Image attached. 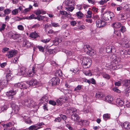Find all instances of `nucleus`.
I'll return each instance as SVG.
<instances>
[{"mask_svg": "<svg viewBox=\"0 0 130 130\" xmlns=\"http://www.w3.org/2000/svg\"><path fill=\"white\" fill-rule=\"evenodd\" d=\"M82 61V65L84 68L86 69L89 68L92 63V60L91 59L88 57H83L81 59Z\"/></svg>", "mask_w": 130, "mask_h": 130, "instance_id": "1", "label": "nucleus"}, {"mask_svg": "<svg viewBox=\"0 0 130 130\" xmlns=\"http://www.w3.org/2000/svg\"><path fill=\"white\" fill-rule=\"evenodd\" d=\"M63 5L67 9V11L72 12L74 9L72 6V3L71 0H66L63 2Z\"/></svg>", "mask_w": 130, "mask_h": 130, "instance_id": "2", "label": "nucleus"}, {"mask_svg": "<svg viewBox=\"0 0 130 130\" xmlns=\"http://www.w3.org/2000/svg\"><path fill=\"white\" fill-rule=\"evenodd\" d=\"M122 67V65L120 64L116 60L115 62H111L109 68L112 71L115 69H118Z\"/></svg>", "mask_w": 130, "mask_h": 130, "instance_id": "3", "label": "nucleus"}, {"mask_svg": "<svg viewBox=\"0 0 130 130\" xmlns=\"http://www.w3.org/2000/svg\"><path fill=\"white\" fill-rule=\"evenodd\" d=\"M33 101L29 99H27L24 100L22 102V104L24 106L30 107L32 105Z\"/></svg>", "mask_w": 130, "mask_h": 130, "instance_id": "4", "label": "nucleus"}, {"mask_svg": "<svg viewBox=\"0 0 130 130\" xmlns=\"http://www.w3.org/2000/svg\"><path fill=\"white\" fill-rule=\"evenodd\" d=\"M59 83V79L56 77L53 78L50 81V84L52 86H54L58 84Z\"/></svg>", "mask_w": 130, "mask_h": 130, "instance_id": "5", "label": "nucleus"}, {"mask_svg": "<svg viewBox=\"0 0 130 130\" xmlns=\"http://www.w3.org/2000/svg\"><path fill=\"white\" fill-rule=\"evenodd\" d=\"M129 41V39L126 36H125L124 38L122 39L121 44L126 47H128L129 46L128 43Z\"/></svg>", "mask_w": 130, "mask_h": 130, "instance_id": "6", "label": "nucleus"}, {"mask_svg": "<svg viewBox=\"0 0 130 130\" xmlns=\"http://www.w3.org/2000/svg\"><path fill=\"white\" fill-rule=\"evenodd\" d=\"M96 25L97 27L100 28L104 26L106 23L104 20L101 19H98L96 21Z\"/></svg>", "mask_w": 130, "mask_h": 130, "instance_id": "7", "label": "nucleus"}, {"mask_svg": "<svg viewBox=\"0 0 130 130\" xmlns=\"http://www.w3.org/2000/svg\"><path fill=\"white\" fill-rule=\"evenodd\" d=\"M17 51L16 50H12L7 52L6 56L9 58H11L17 54Z\"/></svg>", "mask_w": 130, "mask_h": 130, "instance_id": "8", "label": "nucleus"}, {"mask_svg": "<svg viewBox=\"0 0 130 130\" xmlns=\"http://www.w3.org/2000/svg\"><path fill=\"white\" fill-rule=\"evenodd\" d=\"M16 93V91L11 90L7 92L6 94L9 98H10L11 100H12L13 98V96L15 95Z\"/></svg>", "mask_w": 130, "mask_h": 130, "instance_id": "9", "label": "nucleus"}, {"mask_svg": "<svg viewBox=\"0 0 130 130\" xmlns=\"http://www.w3.org/2000/svg\"><path fill=\"white\" fill-rule=\"evenodd\" d=\"M107 53H114L116 52V50L114 46H107L106 48Z\"/></svg>", "mask_w": 130, "mask_h": 130, "instance_id": "10", "label": "nucleus"}, {"mask_svg": "<svg viewBox=\"0 0 130 130\" xmlns=\"http://www.w3.org/2000/svg\"><path fill=\"white\" fill-rule=\"evenodd\" d=\"M11 106L13 111L15 113H17L19 111L20 109L18 105H16L14 103L12 104Z\"/></svg>", "mask_w": 130, "mask_h": 130, "instance_id": "11", "label": "nucleus"}, {"mask_svg": "<svg viewBox=\"0 0 130 130\" xmlns=\"http://www.w3.org/2000/svg\"><path fill=\"white\" fill-rule=\"evenodd\" d=\"M71 119L74 121L79 120L80 119L79 116L76 113H73L71 116Z\"/></svg>", "mask_w": 130, "mask_h": 130, "instance_id": "12", "label": "nucleus"}, {"mask_svg": "<svg viewBox=\"0 0 130 130\" xmlns=\"http://www.w3.org/2000/svg\"><path fill=\"white\" fill-rule=\"evenodd\" d=\"M27 84H28L30 86H32L38 85L39 83V82L36 79H32L29 82H27Z\"/></svg>", "mask_w": 130, "mask_h": 130, "instance_id": "13", "label": "nucleus"}, {"mask_svg": "<svg viewBox=\"0 0 130 130\" xmlns=\"http://www.w3.org/2000/svg\"><path fill=\"white\" fill-rule=\"evenodd\" d=\"M62 51L65 52L66 54L68 57H69V58H71V57H72L74 56L73 53L71 52L70 51H69L66 50H62Z\"/></svg>", "mask_w": 130, "mask_h": 130, "instance_id": "14", "label": "nucleus"}, {"mask_svg": "<svg viewBox=\"0 0 130 130\" xmlns=\"http://www.w3.org/2000/svg\"><path fill=\"white\" fill-rule=\"evenodd\" d=\"M24 43V46L27 48H29L30 47H34V45L32 43L29 42L28 40H26Z\"/></svg>", "mask_w": 130, "mask_h": 130, "instance_id": "15", "label": "nucleus"}, {"mask_svg": "<svg viewBox=\"0 0 130 130\" xmlns=\"http://www.w3.org/2000/svg\"><path fill=\"white\" fill-rule=\"evenodd\" d=\"M34 13L37 15H40V14H43L46 13V12L42 10L38 9L34 12Z\"/></svg>", "mask_w": 130, "mask_h": 130, "instance_id": "16", "label": "nucleus"}, {"mask_svg": "<svg viewBox=\"0 0 130 130\" xmlns=\"http://www.w3.org/2000/svg\"><path fill=\"white\" fill-rule=\"evenodd\" d=\"M123 128L128 129H130V123L128 122H125L121 125Z\"/></svg>", "mask_w": 130, "mask_h": 130, "instance_id": "17", "label": "nucleus"}, {"mask_svg": "<svg viewBox=\"0 0 130 130\" xmlns=\"http://www.w3.org/2000/svg\"><path fill=\"white\" fill-rule=\"evenodd\" d=\"M48 101L47 97L44 95L41 97V98L39 100V102L40 104H41L45 102H47Z\"/></svg>", "mask_w": 130, "mask_h": 130, "instance_id": "18", "label": "nucleus"}, {"mask_svg": "<svg viewBox=\"0 0 130 130\" xmlns=\"http://www.w3.org/2000/svg\"><path fill=\"white\" fill-rule=\"evenodd\" d=\"M32 72L29 71L27 73V75L28 76L32 77L35 74L36 71L35 70V68L34 67H32Z\"/></svg>", "mask_w": 130, "mask_h": 130, "instance_id": "19", "label": "nucleus"}, {"mask_svg": "<svg viewBox=\"0 0 130 130\" xmlns=\"http://www.w3.org/2000/svg\"><path fill=\"white\" fill-rule=\"evenodd\" d=\"M102 18L104 20L106 21H108L109 20L110 17L107 11L104 13Z\"/></svg>", "mask_w": 130, "mask_h": 130, "instance_id": "20", "label": "nucleus"}, {"mask_svg": "<svg viewBox=\"0 0 130 130\" xmlns=\"http://www.w3.org/2000/svg\"><path fill=\"white\" fill-rule=\"evenodd\" d=\"M117 19L119 21L123 20L126 19V17L123 14H120L117 15Z\"/></svg>", "mask_w": 130, "mask_h": 130, "instance_id": "21", "label": "nucleus"}, {"mask_svg": "<svg viewBox=\"0 0 130 130\" xmlns=\"http://www.w3.org/2000/svg\"><path fill=\"white\" fill-rule=\"evenodd\" d=\"M116 102L118 105L120 106H122L124 103L123 101L120 98L117 99L116 100Z\"/></svg>", "mask_w": 130, "mask_h": 130, "instance_id": "22", "label": "nucleus"}, {"mask_svg": "<svg viewBox=\"0 0 130 130\" xmlns=\"http://www.w3.org/2000/svg\"><path fill=\"white\" fill-rule=\"evenodd\" d=\"M121 24L120 23L116 22L112 23V26L115 28H118L121 27Z\"/></svg>", "mask_w": 130, "mask_h": 130, "instance_id": "23", "label": "nucleus"}, {"mask_svg": "<svg viewBox=\"0 0 130 130\" xmlns=\"http://www.w3.org/2000/svg\"><path fill=\"white\" fill-rule=\"evenodd\" d=\"M18 87H19L21 89H26L27 88V87L25 86V85L23 83H19L17 84Z\"/></svg>", "mask_w": 130, "mask_h": 130, "instance_id": "24", "label": "nucleus"}, {"mask_svg": "<svg viewBox=\"0 0 130 130\" xmlns=\"http://www.w3.org/2000/svg\"><path fill=\"white\" fill-rule=\"evenodd\" d=\"M46 18L44 16L41 15H38L36 18H35V19H37L39 21L43 20L44 21H45V20L44 19Z\"/></svg>", "mask_w": 130, "mask_h": 130, "instance_id": "25", "label": "nucleus"}, {"mask_svg": "<svg viewBox=\"0 0 130 130\" xmlns=\"http://www.w3.org/2000/svg\"><path fill=\"white\" fill-rule=\"evenodd\" d=\"M7 73L6 76V77L7 78V80L8 79L10 78L11 75V71L9 70V69H7Z\"/></svg>", "mask_w": 130, "mask_h": 130, "instance_id": "26", "label": "nucleus"}, {"mask_svg": "<svg viewBox=\"0 0 130 130\" xmlns=\"http://www.w3.org/2000/svg\"><path fill=\"white\" fill-rule=\"evenodd\" d=\"M105 100L108 102L112 101L113 100V98L111 95H108L105 98Z\"/></svg>", "mask_w": 130, "mask_h": 130, "instance_id": "27", "label": "nucleus"}, {"mask_svg": "<svg viewBox=\"0 0 130 130\" xmlns=\"http://www.w3.org/2000/svg\"><path fill=\"white\" fill-rule=\"evenodd\" d=\"M55 75L57 77H61L62 76V73L60 70H57L55 73Z\"/></svg>", "mask_w": 130, "mask_h": 130, "instance_id": "28", "label": "nucleus"}, {"mask_svg": "<svg viewBox=\"0 0 130 130\" xmlns=\"http://www.w3.org/2000/svg\"><path fill=\"white\" fill-rule=\"evenodd\" d=\"M51 25L54 27H59L60 26V25L59 23L53 22H51Z\"/></svg>", "mask_w": 130, "mask_h": 130, "instance_id": "29", "label": "nucleus"}, {"mask_svg": "<svg viewBox=\"0 0 130 130\" xmlns=\"http://www.w3.org/2000/svg\"><path fill=\"white\" fill-rule=\"evenodd\" d=\"M84 49V51L88 54L89 50H91V48L89 45H86L85 46Z\"/></svg>", "mask_w": 130, "mask_h": 130, "instance_id": "30", "label": "nucleus"}, {"mask_svg": "<svg viewBox=\"0 0 130 130\" xmlns=\"http://www.w3.org/2000/svg\"><path fill=\"white\" fill-rule=\"evenodd\" d=\"M20 37V35L17 34H13L11 35V37L13 39L15 40L19 38Z\"/></svg>", "mask_w": 130, "mask_h": 130, "instance_id": "31", "label": "nucleus"}, {"mask_svg": "<svg viewBox=\"0 0 130 130\" xmlns=\"http://www.w3.org/2000/svg\"><path fill=\"white\" fill-rule=\"evenodd\" d=\"M8 107V106L7 105H4L2 106L1 107V111H0V113L1 111H3L6 110Z\"/></svg>", "mask_w": 130, "mask_h": 130, "instance_id": "32", "label": "nucleus"}, {"mask_svg": "<svg viewBox=\"0 0 130 130\" xmlns=\"http://www.w3.org/2000/svg\"><path fill=\"white\" fill-rule=\"evenodd\" d=\"M40 128V127H38L37 125H32L29 128V130H33L35 129V130H37Z\"/></svg>", "mask_w": 130, "mask_h": 130, "instance_id": "33", "label": "nucleus"}, {"mask_svg": "<svg viewBox=\"0 0 130 130\" xmlns=\"http://www.w3.org/2000/svg\"><path fill=\"white\" fill-rule=\"evenodd\" d=\"M113 36H117L118 37H117L118 39H119L120 38V34L119 31L115 30L114 32Z\"/></svg>", "mask_w": 130, "mask_h": 130, "instance_id": "34", "label": "nucleus"}, {"mask_svg": "<svg viewBox=\"0 0 130 130\" xmlns=\"http://www.w3.org/2000/svg\"><path fill=\"white\" fill-rule=\"evenodd\" d=\"M104 96V95L102 93L99 92L96 93L95 96L96 98H103Z\"/></svg>", "mask_w": 130, "mask_h": 130, "instance_id": "35", "label": "nucleus"}, {"mask_svg": "<svg viewBox=\"0 0 130 130\" xmlns=\"http://www.w3.org/2000/svg\"><path fill=\"white\" fill-rule=\"evenodd\" d=\"M30 36L32 38H36L39 36L37 33L36 32H34L30 34Z\"/></svg>", "mask_w": 130, "mask_h": 130, "instance_id": "36", "label": "nucleus"}, {"mask_svg": "<svg viewBox=\"0 0 130 130\" xmlns=\"http://www.w3.org/2000/svg\"><path fill=\"white\" fill-rule=\"evenodd\" d=\"M102 75L103 78L107 79H109L110 77V76L109 74L105 73H103Z\"/></svg>", "mask_w": 130, "mask_h": 130, "instance_id": "37", "label": "nucleus"}, {"mask_svg": "<svg viewBox=\"0 0 130 130\" xmlns=\"http://www.w3.org/2000/svg\"><path fill=\"white\" fill-rule=\"evenodd\" d=\"M76 15L78 18H81L83 16V14L80 11H79L76 13Z\"/></svg>", "mask_w": 130, "mask_h": 130, "instance_id": "38", "label": "nucleus"}, {"mask_svg": "<svg viewBox=\"0 0 130 130\" xmlns=\"http://www.w3.org/2000/svg\"><path fill=\"white\" fill-rule=\"evenodd\" d=\"M95 54L94 51L91 48V50H89L87 54L89 55L92 56L94 55Z\"/></svg>", "mask_w": 130, "mask_h": 130, "instance_id": "39", "label": "nucleus"}, {"mask_svg": "<svg viewBox=\"0 0 130 130\" xmlns=\"http://www.w3.org/2000/svg\"><path fill=\"white\" fill-rule=\"evenodd\" d=\"M87 14H86V17L87 18H91L92 16V12L90 10L87 11Z\"/></svg>", "mask_w": 130, "mask_h": 130, "instance_id": "40", "label": "nucleus"}, {"mask_svg": "<svg viewBox=\"0 0 130 130\" xmlns=\"http://www.w3.org/2000/svg\"><path fill=\"white\" fill-rule=\"evenodd\" d=\"M108 14L110 17V20H111L114 17L115 15L113 13L110 12V11H107Z\"/></svg>", "mask_w": 130, "mask_h": 130, "instance_id": "41", "label": "nucleus"}, {"mask_svg": "<svg viewBox=\"0 0 130 130\" xmlns=\"http://www.w3.org/2000/svg\"><path fill=\"white\" fill-rule=\"evenodd\" d=\"M130 7V5L128 4L125 5L123 7V9H124L127 11H129L130 10L129 7Z\"/></svg>", "mask_w": 130, "mask_h": 130, "instance_id": "42", "label": "nucleus"}, {"mask_svg": "<svg viewBox=\"0 0 130 130\" xmlns=\"http://www.w3.org/2000/svg\"><path fill=\"white\" fill-rule=\"evenodd\" d=\"M5 80L4 81V82H2L1 80H0V90H2L4 86L5 83Z\"/></svg>", "mask_w": 130, "mask_h": 130, "instance_id": "43", "label": "nucleus"}, {"mask_svg": "<svg viewBox=\"0 0 130 130\" xmlns=\"http://www.w3.org/2000/svg\"><path fill=\"white\" fill-rule=\"evenodd\" d=\"M32 8V6L31 5H29V7L28 8L25 9L23 11V13H25L27 12L30 11L31 9Z\"/></svg>", "mask_w": 130, "mask_h": 130, "instance_id": "44", "label": "nucleus"}, {"mask_svg": "<svg viewBox=\"0 0 130 130\" xmlns=\"http://www.w3.org/2000/svg\"><path fill=\"white\" fill-rule=\"evenodd\" d=\"M11 10L9 9H7L4 10V12L5 13V15H7L10 13Z\"/></svg>", "mask_w": 130, "mask_h": 130, "instance_id": "45", "label": "nucleus"}, {"mask_svg": "<svg viewBox=\"0 0 130 130\" xmlns=\"http://www.w3.org/2000/svg\"><path fill=\"white\" fill-rule=\"evenodd\" d=\"M82 88V86L81 85H78L74 89V91L78 92L79 90H80Z\"/></svg>", "mask_w": 130, "mask_h": 130, "instance_id": "46", "label": "nucleus"}, {"mask_svg": "<svg viewBox=\"0 0 130 130\" xmlns=\"http://www.w3.org/2000/svg\"><path fill=\"white\" fill-rule=\"evenodd\" d=\"M69 109L70 110V112H71V111L73 113H74L76 112L77 111L76 109L75 108L70 107V108Z\"/></svg>", "mask_w": 130, "mask_h": 130, "instance_id": "47", "label": "nucleus"}, {"mask_svg": "<svg viewBox=\"0 0 130 130\" xmlns=\"http://www.w3.org/2000/svg\"><path fill=\"white\" fill-rule=\"evenodd\" d=\"M92 10L95 13H97L98 12V8L94 7H92L91 8Z\"/></svg>", "mask_w": 130, "mask_h": 130, "instance_id": "48", "label": "nucleus"}, {"mask_svg": "<svg viewBox=\"0 0 130 130\" xmlns=\"http://www.w3.org/2000/svg\"><path fill=\"white\" fill-rule=\"evenodd\" d=\"M49 103L50 104L52 105L53 106H55L56 105V102L53 100H50L49 101Z\"/></svg>", "mask_w": 130, "mask_h": 130, "instance_id": "49", "label": "nucleus"}, {"mask_svg": "<svg viewBox=\"0 0 130 130\" xmlns=\"http://www.w3.org/2000/svg\"><path fill=\"white\" fill-rule=\"evenodd\" d=\"M18 12V9H17L13 10L12 11V14L16 15L17 14Z\"/></svg>", "mask_w": 130, "mask_h": 130, "instance_id": "50", "label": "nucleus"}, {"mask_svg": "<svg viewBox=\"0 0 130 130\" xmlns=\"http://www.w3.org/2000/svg\"><path fill=\"white\" fill-rule=\"evenodd\" d=\"M20 72L21 73V74L23 75L24 74L25 72V69L24 68H21L20 69Z\"/></svg>", "mask_w": 130, "mask_h": 130, "instance_id": "51", "label": "nucleus"}, {"mask_svg": "<svg viewBox=\"0 0 130 130\" xmlns=\"http://www.w3.org/2000/svg\"><path fill=\"white\" fill-rule=\"evenodd\" d=\"M17 28L18 29L21 31H23L24 29V27L22 25H18V26Z\"/></svg>", "mask_w": 130, "mask_h": 130, "instance_id": "52", "label": "nucleus"}, {"mask_svg": "<svg viewBox=\"0 0 130 130\" xmlns=\"http://www.w3.org/2000/svg\"><path fill=\"white\" fill-rule=\"evenodd\" d=\"M126 89L125 91V93H127L128 92H130V87L129 86H126Z\"/></svg>", "mask_w": 130, "mask_h": 130, "instance_id": "53", "label": "nucleus"}, {"mask_svg": "<svg viewBox=\"0 0 130 130\" xmlns=\"http://www.w3.org/2000/svg\"><path fill=\"white\" fill-rule=\"evenodd\" d=\"M121 28L120 29V31L122 32H124L126 30V29L124 26H121Z\"/></svg>", "mask_w": 130, "mask_h": 130, "instance_id": "54", "label": "nucleus"}, {"mask_svg": "<svg viewBox=\"0 0 130 130\" xmlns=\"http://www.w3.org/2000/svg\"><path fill=\"white\" fill-rule=\"evenodd\" d=\"M40 24L38 23H37L32 26V28L36 29L40 27Z\"/></svg>", "mask_w": 130, "mask_h": 130, "instance_id": "55", "label": "nucleus"}, {"mask_svg": "<svg viewBox=\"0 0 130 130\" xmlns=\"http://www.w3.org/2000/svg\"><path fill=\"white\" fill-rule=\"evenodd\" d=\"M35 15L34 14H32L28 18L27 17L26 18V19H35V18H36V17H35Z\"/></svg>", "mask_w": 130, "mask_h": 130, "instance_id": "56", "label": "nucleus"}, {"mask_svg": "<svg viewBox=\"0 0 130 130\" xmlns=\"http://www.w3.org/2000/svg\"><path fill=\"white\" fill-rule=\"evenodd\" d=\"M6 26L5 24H3L1 26V27L0 28V31H2L4 30Z\"/></svg>", "mask_w": 130, "mask_h": 130, "instance_id": "57", "label": "nucleus"}, {"mask_svg": "<svg viewBox=\"0 0 130 130\" xmlns=\"http://www.w3.org/2000/svg\"><path fill=\"white\" fill-rule=\"evenodd\" d=\"M37 48L39 49L40 51L43 52L44 49L43 47L41 46H38L37 47Z\"/></svg>", "mask_w": 130, "mask_h": 130, "instance_id": "58", "label": "nucleus"}, {"mask_svg": "<svg viewBox=\"0 0 130 130\" xmlns=\"http://www.w3.org/2000/svg\"><path fill=\"white\" fill-rule=\"evenodd\" d=\"M59 99L61 100L62 103L66 102L67 101V99L65 97L60 98Z\"/></svg>", "mask_w": 130, "mask_h": 130, "instance_id": "59", "label": "nucleus"}, {"mask_svg": "<svg viewBox=\"0 0 130 130\" xmlns=\"http://www.w3.org/2000/svg\"><path fill=\"white\" fill-rule=\"evenodd\" d=\"M56 102L57 103L58 105H62V102L60 99V100L59 99L57 100Z\"/></svg>", "mask_w": 130, "mask_h": 130, "instance_id": "60", "label": "nucleus"}, {"mask_svg": "<svg viewBox=\"0 0 130 130\" xmlns=\"http://www.w3.org/2000/svg\"><path fill=\"white\" fill-rule=\"evenodd\" d=\"M109 115L108 113L104 114L103 115V117L104 119L105 118H109Z\"/></svg>", "mask_w": 130, "mask_h": 130, "instance_id": "61", "label": "nucleus"}, {"mask_svg": "<svg viewBox=\"0 0 130 130\" xmlns=\"http://www.w3.org/2000/svg\"><path fill=\"white\" fill-rule=\"evenodd\" d=\"M130 84V79L129 80H126L125 81V85H128Z\"/></svg>", "mask_w": 130, "mask_h": 130, "instance_id": "62", "label": "nucleus"}, {"mask_svg": "<svg viewBox=\"0 0 130 130\" xmlns=\"http://www.w3.org/2000/svg\"><path fill=\"white\" fill-rule=\"evenodd\" d=\"M7 63L6 62H4L1 64L0 66L2 68H3L6 65Z\"/></svg>", "mask_w": 130, "mask_h": 130, "instance_id": "63", "label": "nucleus"}, {"mask_svg": "<svg viewBox=\"0 0 130 130\" xmlns=\"http://www.w3.org/2000/svg\"><path fill=\"white\" fill-rule=\"evenodd\" d=\"M125 54L130 55V50H125L124 51Z\"/></svg>", "mask_w": 130, "mask_h": 130, "instance_id": "64", "label": "nucleus"}]
</instances>
